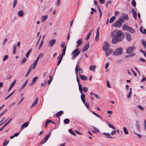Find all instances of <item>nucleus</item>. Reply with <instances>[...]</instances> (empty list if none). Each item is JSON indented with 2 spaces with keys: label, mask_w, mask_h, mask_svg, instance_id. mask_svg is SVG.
I'll return each instance as SVG.
<instances>
[{
  "label": "nucleus",
  "mask_w": 146,
  "mask_h": 146,
  "mask_svg": "<svg viewBox=\"0 0 146 146\" xmlns=\"http://www.w3.org/2000/svg\"><path fill=\"white\" fill-rule=\"evenodd\" d=\"M124 37V34L123 33H121V31H118L114 36V37L116 38L119 42L122 41Z\"/></svg>",
  "instance_id": "f257e3e1"
},
{
  "label": "nucleus",
  "mask_w": 146,
  "mask_h": 146,
  "mask_svg": "<svg viewBox=\"0 0 146 146\" xmlns=\"http://www.w3.org/2000/svg\"><path fill=\"white\" fill-rule=\"evenodd\" d=\"M75 72L76 76H77L78 73L79 74H82L83 73V70L82 68L79 65L77 62L76 66Z\"/></svg>",
  "instance_id": "f03ea898"
},
{
  "label": "nucleus",
  "mask_w": 146,
  "mask_h": 146,
  "mask_svg": "<svg viewBox=\"0 0 146 146\" xmlns=\"http://www.w3.org/2000/svg\"><path fill=\"white\" fill-rule=\"evenodd\" d=\"M123 48L121 47L117 48L115 49L113 53V54L115 56H119L123 53Z\"/></svg>",
  "instance_id": "7ed1b4c3"
},
{
  "label": "nucleus",
  "mask_w": 146,
  "mask_h": 146,
  "mask_svg": "<svg viewBox=\"0 0 146 146\" xmlns=\"http://www.w3.org/2000/svg\"><path fill=\"white\" fill-rule=\"evenodd\" d=\"M135 48L136 47L134 46H130L126 49V53L128 54H132Z\"/></svg>",
  "instance_id": "20e7f679"
},
{
  "label": "nucleus",
  "mask_w": 146,
  "mask_h": 146,
  "mask_svg": "<svg viewBox=\"0 0 146 146\" xmlns=\"http://www.w3.org/2000/svg\"><path fill=\"white\" fill-rule=\"evenodd\" d=\"M51 133V131L48 134H47L45 136L44 138L40 142V144H42L45 143L50 136Z\"/></svg>",
  "instance_id": "39448f33"
},
{
  "label": "nucleus",
  "mask_w": 146,
  "mask_h": 146,
  "mask_svg": "<svg viewBox=\"0 0 146 146\" xmlns=\"http://www.w3.org/2000/svg\"><path fill=\"white\" fill-rule=\"evenodd\" d=\"M121 26V23L118 20L116 21L112 25V26L116 28L120 27Z\"/></svg>",
  "instance_id": "423d86ee"
},
{
  "label": "nucleus",
  "mask_w": 146,
  "mask_h": 146,
  "mask_svg": "<svg viewBox=\"0 0 146 146\" xmlns=\"http://www.w3.org/2000/svg\"><path fill=\"white\" fill-rule=\"evenodd\" d=\"M76 76L77 81L78 83L79 90L81 94H82L83 93V89L82 87V85L80 83V79L78 78L77 76Z\"/></svg>",
  "instance_id": "0eeeda50"
},
{
  "label": "nucleus",
  "mask_w": 146,
  "mask_h": 146,
  "mask_svg": "<svg viewBox=\"0 0 146 146\" xmlns=\"http://www.w3.org/2000/svg\"><path fill=\"white\" fill-rule=\"evenodd\" d=\"M110 44L107 41L104 42L103 44V50H106L108 49Z\"/></svg>",
  "instance_id": "6e6552de"
},
{
  "label": "nucleus",
  "mask_w": 146,
  "mask_h": 146,
  "mask_svg": "<svg viewBox=\"0 0 146 146\" xmlns=\"http://www.w3.org/2000/svg\"><path fill=\"white\" fill-rule=\"evenodd\" d=\"M125 34L126 39L128 41H130L132 40L131 34L129 33L126 32L125 33Z\"/></svg>",
  "instance_id": "1a4fd4ad"
},
{
  "label": "nucleus",
  "mask_w": 146,
  "mask_h": 146,
  "mask_svg": "<svg viewBox=\"0 0 146 146\" xmlns=\"http://www.w3.org/2000/svg\"><path fill=\"white\" fill-rule=\"evenodd\" d=\"M56 42L55 39H52L50 40L48 42V46L50 47L52 46Z\"/></svg>",
  "instance_id": "9d476101"
},
{
  "label": "nucleus",
  "mask_w": 146,
  "mask_h": 146,
  "mask_svg": "<svg viewBox=\"0 0 146 146\" xmlns=\"http://www.w3.org/2000/svg\"><path fill=\"white\" fill-rule=\"evenodd\" d=\"M80 53L79 49L77 48L75 49L72 52V54H75L76 56H78Z\"/></svg>",
  "instance_id": "9b49d317"
},
{
  "label": "nucleus",
  "mask_w": 146,
  "mask_h": 146,
  "mask_svg": "<svg viewBox=\"0 0 146 146\" xmlns=\"http://www.w3.org/2000/svg\"><path fill=\"white\" fill-rule=\"evenodd\" d=\"M105 51V55L106 56H108L113 51L112 49L110 48Z\"/></svg>",
  "instance_id": "f8f14e48"
},
{
  "label": "nucleus",
  "mask_w": 146,
  "mask_h": 146,
  "mask_svg": "<svg viewBox=\"0 0 146 146\" xmlns=\"http://www.w3.org/2000/svg\"><path fill=\"white\" fill-rule=\"evenodd\" d=\"M89 46V42H88L82 49V52H84L88 50Z\"/></svg>",
  "instance_id": "ddd939ff"
},
{
  "label": "nucleus",
  "mask_w": 146,
  "mask_h": 146,
  "mask_svg": "<svg viewBox=\"0 0 146 146\" xmlns=\"http://www.w3.org/2000/svg\"><path fill=\"white\" fill-rule=\"evenodd\" d=\"M132 12L133 14V16L134 18L136 20L137 19V13L135 9L133 8H132Z\"/></svg>",
  "instance_id": "4468645a"
},
{
  "label": "nucleus",
  "mask_w": 146,
  "mask_h": 146,
  "mask_svg": "<svg viewBox=\"0 0 146 146\" xmlns=\"http://www.w3.org/2000/svg\"><path fill=\"white\" fill-rule=\"evenodd\" d=\"M122 17L124 19L128 20L129 17L128 16V15L125 13H124L122 14Z\"/></svg>",
  "instance_id": "2eb2a0df"
},
{
  "label": "nucleus",
  "mask_w": 146,
  "mask_h": 146,
  "mask_svg": "<svg viewBox=\"0 0 146 146\" xmlns=\"http://www.w3.org/2000/svg\"><path fill=\"white\" fill-rule=\"evenodd\" d=\"M76 43L77 44L76 45V47L78 48L82 43V39H80L77 40L76 41Z\"/></svg>",
  "instance_id": "dca6fc26"
},
{
  "label": "nucleus",
  "mask_w": 146,
  "mask_h": 146,
  "mask_svg": "<svg viewBox=\"0 0 146 146\" xmlns=\"http://www.w3.org/2000/svg\"><path fill=\"white\" fill-rule=\"evenodd\" d=\"M12 119V118H11L0 129V131L2 130L3 128L5 127L6 125H8L9 123L10 122L11 120Z\"/></svg>",
  "instance_id": "f3484780"
},
{
  "label": "nucleus",
  "mask_w": 146,
  "mask_h": 146,
  "mask_svg": "<svg viewBox=\"0 0 146 146\" xmlns=\"http://www.w3.org/2000/svg\"><path fill=\"white\" fill-rule=\"evenodd\" d=\"M64 113L63 111H60L58 112L56 114V117H58L62 115Z\"/></svg>",
  "instance_id": "a211bd4d"
},
{
  "label": "nucleus",
  "mask_w": 146,
  "mask_h": 146,
  "mask_svg": "<svg viewBox=\"0 0 146 146\" xmlns=\"http://www.w3.org/2000/svg\"><path fill=\"white\" fill-rule=\"evenodd\" d=\"M135 126L137 129L139 131H140V126L138 121L137 120L136 121Z\"/></svg>",
  "instance_id": "6ab92c4d"
},
{
  "label": "nucleus",
  "mask_w": 146,
  "mask_h": 146,
  "mask_svg": "<svg viewBox=\"0 0 146 146\" xmlns=\"http://www.w3.org/2000/svg\"><path fill=\"white\" fill-rule=\"evenodd\" d=\"M37 64V63L36 62L34 61L33 64H32L30 67L29 68H31V69L32 70V69H35L36 67Z\"/></svg>",
  "instance_id": "aec40b11"
},
{
  "label": "nucleus",
  "mask_w": 146,
  "mask_h": 146,
  "mask_svg": "<svg viewBox=\"0 0 146 146\" xmlns=\"http://www.w3.org/2000/svg\"><path fill=\"white\" fill-rule=\"evenodd\" d=\"M112 43L113 44H116L119 41L116 38L114 37V36L113 38H112Z\"/></svg>",
  "instance_id": "412c9836"
},
{
  "label": "nucleus",
  "mask_w": 146,
  "mask_h": 146,
  "mask_svg": "<svg viewBox=\"0 0 146 146\" xmlns=\"http://www.w3.org/2000/svg\"><path fill=\"white\" fill-rule=\"evenodd\" d=\"M18 15L20 17H22L23 16L24 12L22 10L20 11L17 13Z\"/></svg>",
  "instance_id": "4be33fe9"
},
{
  "label": "nucleus",
  "mask_w": 146,
  "mask_h": 146,
  "mask_svg": "<svg viewBox=\"0 0 146 146\" xmlns=\"http://www.w3.org/2000/svg\"><path fill=\"white\" fill-rule=\"evenodd\" d=\"M129 27L127 25H124L122 26V29L124 31H127L128 29L129 28Z\"/></svg>",
  "instance_id": "5701e85b"
},
{
  "label": "nucleus",
  "mask_w": 146,
  "mask_h": 146,
  "mask_svg": "<svg viewBox=\"0 0 146 146\" xmlns=\"http://www.w3.org/2000/svg\"><path fill=\"white\" fill-rule=\"evenodd\" d=\"M38 78V76H36V77H34L32 80V82L31 84V85H32L35 83Z\"/></svg>",
  "instance_id": "b1692460"
},
{
  "label": "nucleus",
  "mask_w": 146,
  "mask_h": 146,
  "mask_svg": "<svg viewBox=\"0 0 146 146\" xmlns=\"http://www.w3.org/2000/svg\"><path fill=\"white\" fill-rule=\"evenodd\" d=\"M80 77L81 79L85 81L87 79V78L83 75H80Z\"/></svg>",
  "instance_id": "393cba45"
},
{
  "label": "nucleus",
  "mask_w": 146,
  "mask_h": 146,
  "mask_svg": "<svg viewBox=\"0 0 146 146\" xmlns=\"http://www.w3.org/2000/svg\"><path fill=\"white\" fill-rule=\"evenodd\" d=\"M29 121L25 123H23L21 126V128H22L24 127H26L29 125Z\"/></svg>",
  "instance_id": "a878e982"
},
{
  "label": "nucleus",
  "mask_w": 146,
  "mask_h": 146,
  "mask_svg": "<svg viewBox=\"0 0 146 146\" xmlns=\"http://www.w3.org/2000/svg\"><path fill=\"white\" fill-rule=\"evenodd\" d=\"M129 28L128 29V31H128L132 33H133L135 32V31L134 30L132 29L130 27H129Z\"/></svg>",
  "instance_id": "bb28decb"
},
{
  "label": "nucleus",
  "mask_w": 146,
  "mask_h": 146,
  "mask_svg": "<svg viewBox=\"0 0 146 146\" xmlns=\"http://www.w3.org/2000/svg\"><path fill=\"white\" fill-rule=\"evenodd\" d=\"M95 68L96 66L95 65H91L90 67L89 70L92 71H94Z\"/></svg>",
  "instance_id": "cd10ccee"
},
{
  "label": "nucleus",
  "mask_w": 146,
  "mask_h": 146,
  "mask_svg": "<svg viewBox=\"0 0 146 146\" xmlns=\"http://www.w3.org/2000/svg\"><path fill=\"white\" fill-rule=\"evenodd\" d=\"M48 17V16L47 15L43 16L42 17V21H43V22L44 21L47 19Z\"/></svg>",
  "instance_id": "c85d7f7f"
},
{
  "label": "nucleus",
  "mask_w": 146,
  "mask_h": 146,
  "mask_svg": "<svg viewBox=\"0 0 146 146\" xmlns=\"http://www.w3.org/2000/svg\"><path fill=\"white\" fill-rule=\"evenodd\" d=\"M38 100V98H36L35 100H34L32 106L31 107L33 106L35 104H37V102Z\"/></svg>",
  "instance_id": "c756f323"
},
{
  "label": "nucleus",
  "mask_w": 146,
  "mask_h": 146,
  "mask_svg": "<svg viewBox=\"0 0 146 146\" xmlns=\"http://www.w3.org/2000/svg\"><path fill=\"white\" fill-rule=\"evenodd\" d=\"M115 19V16L112 17L110 19V23H111L113 22Z\"/></svg>",
  "instance_id": "7c9ffc66"
},
{
  "label": "nucleus",
  "mask_w": 146,
  "mask_h": 146,
  "mask_svg": "<svg viewBox=\"0 0 146 146\" xmlns=\"http://www.w3.org/2000/svg\"><path fill=\"white\" fill-rule=\"evenodd\" d=\"M123 129L124 133L125 134L127 135L128 134L129 132L126 127H123Z\"/></svg>",
  "instance_id": "2f4dec72"
},
{
  "label": "nucleus",
  "mask_w": 146,
  "mask_h": 146,
  "mask_svg": "<svg viewBox=\"0 0 146 146\" xmlns=\"http://www.w3.org/2000/svg\"><path fill=\"white\" fill-rule=\"evenodd\" d=\"M32 49V48H31L27 53L26 54V58L28 57L29 55L31 52Z\"/></svg>",
  "instance_id": "473e14b6"
},
{
  "label": "nucleus",
  "mask_w": 146,
  "mask_h": 146,
  "mask_svg": "<svg viewBox=\"0 0 146 146\" xmlns=\"http://www.w3.org/2000/svg\"><path fill=\"white\" fill-rule=\"evenodd\" d=\"M64 122L65 124H68L70 122V120L68 119H65L64 120Z\"/></svg>",
  "instance_id": "72a5a7b5"
},
{
  "label": "nucleus",
  "mask_w": 146,
  "mask_h": 146,
  "mask_svg": "<svg viewBox=\"0 0 146 146\" xmlns=\"http://www.w3.org/2000/svg\"><path fill=\"white\" fill-rule=\"evenodd\" d=\"M92 32V30H91L88 33L87 37L85 38H84V40L86 39L87 40L89 39L91 35Z\"/></svg>",
  "instance_id": "f704fd0d"
},
{
  "label": "nucleus",
  "mask_w": 146,
  "mask_h": 146,
  "mask_svg": "<svg viewBox=\"0 0 146 146\" xmlns=\"http://www.w3.org/2000/svg\"><path fill=\"white\" fill-rule=\"evenodd\" d=\"M144 47L146 49V41L144 39H143L141 41Z\"/></svg>",
  "instance_id": "c9c22d12"
},
{
  "label": "nucleus",
  "mask_w": 146,
  "mask_h": 146,
  "mask_svg": "<svg viewBox=\"0 0 146 146\" xmlns=\"http://www.w3.org/2000/svg\"><path fill=\"white\" fill-rule=\"evenodd\" d=\"M111 3H111V1L110 0V1H108L107 2V3L105 5V6H106V7L107 8H108V5L109 4H111Z\"/></svg>",
  "instance_id": "e433bc0d"
},
{
  "label": "nucleus",
  "mask_w": 146,
  "mask_h": 146,
  "mask_svg": "<svg viewBox=\"0 0 146 146\" xmlns=\"http://www.w3.org/2000/svg\"><path fill=\"white\" fill-rule=\"evenodd\" d=\"M32 70V69H31V68H29L27 72V73L25 75V77H27V76L29 75V74L31 72Z\"/></svg>",
  "instance_id": "4c0bfd02"
},
{
  "label": "nucleus",
  "mask_w": 146,
  "mask_h": 146,
  "mask_svg": "<svg viewBox=\"0 0 146 146\" xmlns=\"http://www.w3.org/2000/svg\"><path fill=\"white\" fill-rule=\"evenodd\" d=\"M69 131L71 134L74 135H76V133L71 129H69Z\"/></svg>",
  "instance_id": "58836bf2"
},
{
  "label": "nucleus",
  "mask_w": 146,
  "mask_h": 146,
  "mask_svg": "<svg viewBox=\"0 0 146 146\" xmlns=\"http://www.w3.org/2000/svg\"><path fill=\"white\" fill-rule=\"evenodd\" d=\"M108 125L109 127L112 128L113 129H115V127L113 125L109 123H108Z\"/></svg>",
  "instance_id": "ea45409f"
},
{
  "label": "nucleus",
  "mask_w": 146,
  "mask_h": 146,
  "mask_svg": "<svg viewBox=\"0 0 146 146\" xmlns=\"http://www.w3.org/2000/svg\"><path fill=\"white\" fill-rule=\"evenodd\" d=\"M44 42V40H42L40 42V44L38 47V49L40 50Z\"/></svg>",
  "instance_id": "a19ab883"
},
{
  "label": "nucleus",
  "mask_w": 146,
  "mask_h": 146,
  "mask_svg": "<svg viewBox=\"0 0 146 146\" xmlns=\"http://www.w3.org/2000/svg\"><path fill=\"white\" fill-rule=\"evenodd\" d=\"M103 134L108 136V137H107V138H109L111 139L113 138V137L111 136H110V134H109V133H103Z\"/></svg>",
  "instance_id": "79ce46f5"
},
{
  "label": "nucleus",
  "mask_w": 146,
  "mask_h": 146,
  "mask_svg": "<svg viewBox=\"0 0 146 146\" xmlns=\"http://www.w3.org/2000/svg\"><path fill=\"white\" fill-rule=\"evenodd\" d=\"M62 58H63L62 57H60L58 62V63L57 64V66H58L60 64L61 62V61L62 59Z\"/></svg>",
  "instance_id": "37998d69"
},
{
  "label": "nucleus",
  "mask_w": 146,
  "mask_h": 146,
  "mask_svg": "<svg viewBox=\"0 0 146 146\" xmlns=\"http://www.w3.org/2000/svg\"><path fill=\"white\" fill-rule=\"evenodd\" d=\"M9 141L6 140H5L3 144V146H6L8 143Z\"/></svg>",
  "instance_id": "c03bdc74"
},
{
  "label": "nucleus",
  "mask_w": 146,
  "mask_h": 146,
  "mask_svg": "<svg viewBox=\"0 0 146 146\" xmlns=\"http://www.w3.org/2000/svg\"><path fill=\"white\" fill-rule=\"evenodd\" d=\"M142 79L141 80V82H144L146 80V78L143 75H142Z\"/></svg>",
  "instance_id": "a18cd8bd"
},
{
  "label": "nucleus",
  "mask_w": 146,
  "mask_h": 146,
  "mask_svg": "<svg viewBox=\"0 0 146 146\" xmlns=\"http://www.w3.org/2000/svg\"><path fill=\"white\" fill-rule=\"evenodd\" d=\"M17 0H14L13 4V8H15L17 3Z\"/></svg>",
  "instance_id": "49530a36"
},
{
  "label": "nucleus",
  "mask_w": 146,
  "mask_h": 146,
  "mask_svg": "<svg viewBox=\"0 0 146 146\" xmlns=\"http://www.w3.org/2000/svg\"><path fill=\"white\" fill-rule=\"evenodd\" d=\"M99 33H96L95 37V40L96 41H98L99 39Z\"/></svg>",
  "instance_id": "de8ad7c7"
},
{
  "label": "nucleus",
  "mask_w": 146,
  "mask_h": 146,
  "mask_svg": "<svg viewBox=\"0 0 146 146\" xmlns=\"http://www.w3.org/2000/svg\"><path fill=\"white\" fill-rule=\"evenodd\" d=\"M82 95L81 96V100H85V95L84 94H83V93L82 94H81Z\"/></svg>",
  "instance_id": "09e8293b"
},
{
  "label": "nucleus",
  "mask_w": 146,
  "mask_h": 146,
  "mask_svg": "<svg viewBox=\"0 0 146 146\" xmlns=\"http://www.w3.org/2000/svg\"><path fill=\"white\" fill-rule=\"evenodd\" d=\"M16 80L15 79V80H14L13 82L11 84V86H12V87H13L15 85V84L16 82Z\"/></svg>",
  "instance_id": "8fccbe9b"
},
{
  "label": "nucleus",
  "mask_w": 146,
  "mask_h": 146,
  "mask_svg": "<svg viewBox=\"0 0 146 146\" xmlns=\"http://www.w3.org/2000/svg\"><path fill=\"white\" fill-rule=\"evenodd\" d=\"M27 81H28V80H26V81L24 83V84L22 85V86H21V89H23L25 87V86H26V84H27Z\"/></svg>",
  "instance_id": "3c124183"
},
{
  "label": "nucleus",
  "mask_w": 146,
  "mask_h": 146,
  "mask_svg": "<svg viewBox=\"0 0 146 146\" xmlns=\"http://www.w3.org/2000/svg\"><path fill=\"white\" fill-rule=\"evenodd\" d=\"M131 4L132 6L135 7L136 5V3L135 1V0H133L131 2Z\"/></svg>",
  "instance_id": "603ef678"
},
{
  "label": "nucleus",
  "mask_w": 146,
  "mask_h": 146,
  "mask_svg": "<svg viewBox=\"0 0 146 146\" xmlns=\"http://www.w3.org/2000/svg\"><path fill=\"white\" fill-rule=\"evenodd\" d=\"M92 113L93 114H94V115H96V116L97 117H99V118H102L101 117L100 115H98L97 113H95L94 111H92Z\"/></svg>",
  "instance_id": "864d4df0"
},
{
  "label": "nucleus",
  "mask_w": 146,
  "mask_h": 146,
  "mask_svg": "<svg viewBox=\"0 0 146 146\" xmlns=\"http://www.w3.org/2000/svg\"><path fill=\"white\" fill-rule=\"evenodd\" d=\"M92 113L93 114H94V115H96V116L97 117H99V118H102L101 117L100 115H98L97 113H95L94 111H92Z\"/></svg>",
  "instance_id": "5fc2aeb1"
},
{
  "label": "nucleus",
  "mask_w": 146,
  "mask_h": 146,
  "mask_svg": "<svg viewBox=\"0 0 146 146\" xmlns=\"http://www.w3.org/2000/svg\"><path fill=\"white\" fill-rule=\"evenodd\" d=\"M26 60V59L25 58H24L20 62L21 64H23L24 63Z\"/></svg>",
  "instance_id": "6e6d98bb"
},
{
  "label": "nucleus",
  "mask_w": 146,
  "mask_h": 146,
  "mask_svg": "<svg viewBox=\"0 0 146 146\" xmlns=\"http://www.w3.org/2000/svg\"><path fill=\"white\" fill-rule=\"evenodd\" d=\"M117 131L115 129H114L113 130L111 133V134L112 135H114L116 133Z\"/></svg>",
  "instance_id": "4d7b16f0"
},
{
  "label": "nucleus",
  "mask_w": 146,
  "mask_h": 146,
  "mask_svg": "<svg viewBox=\"0 0 146 146\" xmlns=\"http://www.w3.org/2000/svg\"><path fill=\"white\" fill-rule=\"evenodd\" d=\"M118 20L119 21V22L120 21L121 22H123L125 21V19H124L123 18H119Z\"/></svg>",
  "instance_id": "13d9d810"
},
{
  "label": "nucleus",
  "mask_w": 146,
  "mask_h": 146,
  "mask_svg": "<svg viewBox=\"0 0 146 146\" xmlns=\"http://www.w3.org/2000/svg\"><path fill=\"white\" fill-rule=\"evenodd\" d=\"M137 107L139 109L141 110L142 111H143L144 110V108L143 107H142L141 106H137Z\"/></svg>",
  "instance_id": "bf43d9fd"
},
{
  "label": "nucleus",
  "mask_w": 146,
  "mask_h": 146,
  "mask_svg": "<svg viewBox=\"0 0 146 146\" xmlns=\"http://www.w3.org/2000/svg\"><path fill=\"white\" fill-rule=\"evenodd\" d=\"M86 106L88 109H89L90 108V106L88 103L86 102L85 104Z\"/></svg>",
  "instance_id": "052dcab7"
},
{
  "label": "nucleus",
  "mask_w": 146,
  "mask_h": 146,
  "mask_svg": "<svg viewBox=\"0 0 146 146\" xmlns=\"http://www.w3.org/2000/svg\"><path fill=\"white\" fill-rule=\"evenodd\" d=\"M88 89L87 87H84L83 88V90L85 92H86L88 91Z\"/></svg>",
  "instance_id": "680f3d73"
},
{
  "label": "nucleus",
  "mask_w": 146,
  "mask_h": 146,
  "mask_svg": "<svg viewBox=\"0 0 146 146\" xmlns=\"http://www.w3.org/2000/svg\"><path fill=\"white\" fill-rule=\"evenodd\" d=\"M60 4V0H57L56 2V5L58 7Z\"/></svg>",
  "instance_id": "e2e57ef3"
},
{
  "label": "nucleus",
  "mask_w": 146,
  "mask_h": 146,
  "mask_svg": "<svg viewBox=\"0 0 146 146\" xmlns=\"http://www.w3.org/2000/svg\"><path fill=\"white\" fill-rule=\"evenodd\" d=\"M131 95V91H130L128 93L127 96V98H129Z\"/></svg>",
  "instance_id": "0e129e2a"
},
{
  "label": "nucleus",
  "mask_w": 146,
  "mask_h": 146,
  "mask_svg": "<svg viewBox=\"0 0 146 146\" xmlns=\"http://www.w3.org/2000/svg\"><path fill=\"white\" fill-rule=\"evenodd\" d=\"M65 45V42H62L61 44V47L62 48H64Z\"/></svg>",
  "instance_id": "69168bd1"
},
{
  "label": "nucleus",
  "mask_w": 146,
  "mask_h": 146,
  "mask_svg": "<svg viewBox=\"0 0 146 146\" xmlns=\"http://www.w3.org/2000/svg\"><path fill=\"white\" fill-rule=\"evenodd\" d=\"M107 86L108 88H110L111 87L110 83L108 80L107 81Z\"/></svg>",
  "instance_id": "338daca9"
},
{
  "label": "nucleus",
  "mask_w": 146,
  "mask_h": 146,
  "mask_svg": "<svg viewBox=\"0 0 146 146\" xmlns=\"http://www.w3.org/2000/svg\"><path fill=\"white\" fill-rule=\"evenodd\" d=\"M8 58V55H6L5 56L3 59V61H4L7 60Z\"/></svg>",
  "instance_id": "774afa93"
}]
</instances>
